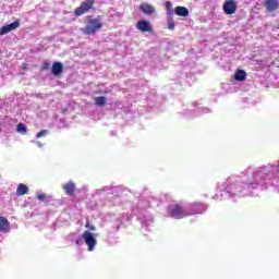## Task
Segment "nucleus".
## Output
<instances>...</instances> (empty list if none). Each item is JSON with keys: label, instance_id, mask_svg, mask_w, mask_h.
Wrapping results in <instances>:
<instances>
[{"label": "nucleus", "instance_id": "nucleus-1", "mask_svg": "<svg viewBox=\"0 0 279 279\" xmlns=\"http://www.w3.org/2000/svg\"><path fill=\"white\" fill-rule=\"evenodd\" d=\"M101 27H104L101 20L88 16L87 24L85 27L81 28V32L86 36H90L97 34V32H100Z\"/></svg>", "mask_w": 279, "mask_h": 279}, {"label": "nucleus", "instance_id": "nucleus-8", "mask_svg": "<svg viewBox=\"0 0 279 279\" xmlns=\"http://www.w3.org/2000/svg\"><path fill=\"white\" fill-rule=\"evenodd\" d=\"M264 8L267 12H276L279 9V0H265Z\"/></svg>", "mask_w": 279, "mask_h": 279}, {"label": "nucleus", "instance_id": "nucleus-9", "mask_svg": "<svg viewBox=\"0 0 279 279\" xmlns=\"http://www.w3.org/2000/svg\"><path fill=\"white\" fill-rule=\"evenodd\" d=\"M62 189L65 195H69L70 197H73V195H75V183H73V181H69L68 183L63 184Z\"/></svg>", "mask_w": 279, "mask_h": 279}, {"label": "nucleus", "instance_id": "nucleus-23", "mask_svg": "<svg viewBox=\"0 0 279 279\" xmlns=\"http://www.w3.org/2000/svg\"><path fill=\"white\" fill-rule=\"evenodd\" d=\"M22 70L27 71V63H22Z\"/></svg>", "mask_w": 279, "mask_h": 279}, {"label": "nucleus", "instance_id": "nucleus-22", "mask_svg": "<svg viewBox=\"0 0 279 279\" xmlns=\"http://www.w3.org/2000/svg\"><path fill=\"white\" fill-rule=\"evenodd\" d=\"M46 197H47V195H45V194L37 195V199H39V202H45Z\"/></svg>", "mask_w": 279, "mask_h": 279}, {"label": "nucleus", "instance_id": "nucleus-25", "mask_svg": "<svg viewBox=\"0 0 279 279\" xmlns=\"http://www.w3.org/2000/svg\"><path fill=\"white\" fill-rule=\"evenodd\" d=\"M80 241H82V239L76 240V245H80Z\"/></svg>", "mask_w": 279, "mask_h": 279}, {"label": "nucleus", "instance_id": "nucleus-12", "mask_svg": "<svg viewBox=\"0 0 279 279\" xmlns=\"http://www.w3.org/2000/svg\"><path fill=\"white\" fill-rule=\"evenodd\" d=\"M29 192V187L25 185L24 183H20L16 189V195L17 197H23V195H27Z\"/></svg>", "mask_w": 279, "mask_h": 279}, {"label": "nucleus", "instance_id": "nucleus-18", "mask_svg": "<svg viewBox=\"0 0 279 279\" xmlns=\"http://www.w3.org/2000/svg\"><path fill=\"white\" fill-rule=\"evenodd\" d=\"M16 132L20 134H27V126L24 123H19L16 125Z\"/></svg>", "mask_w": 279, "mask_h": 279}, {"label": "nucleus", "instance_id": "nucleus-4", "mask_svg": "<svg viewBox=\"0 0 279 279\" xmlns=\"http://www.w3.org/2000/svg\"><path fill=\"white\" fill-rule=\"evenodd\" d=\"M136 29L140 32L148 33V34H154V27L147 20H141L136 23L135 25Z\"/></svg>", "mask_w": 279, "mask_h": 279}, {"label": "nucleus", "instance_id": "nucleus-13", "mask_svg": "<svg viewBox=\"0 0 279 279\" xmlns=\"http://www.w3.org/2000/svg\"><path fill=\"white\" fill-rule=\"evenodd\" d=\"M174 14H177V16L186 17L189 16V9L186 7H177L174 9Z\"/></svg>", "mask_w": 279, "mask_h": 279}, {"label": "nucleus", "instance_id": "nucleus-5", "mask_svg": "<svg viewBox=\"0 0 279 279\" xmlns=\"http://www.w3.org/2000/svg\"><path fill=\"white\" fill-rule=\"evenodd\" d=\"M19 27H21V20H15L13 23L0 28V36H5V34H10V32H14V29H19Z\"/></svg>", "mask_w": 279, "mask_h": 279}, {"label": "nucleus", "instance_id": "nucleus-10", "mask_svg": "<svg viewBox=\"0 0 279 279\" xmlns=\"http://www.w3.org/2000/svg\"><path fill=\"white\" fill-rule=\"evenodd\" d=\"M64 71V64H62V62H54L52 64V69H51V73L52 75H54L56 77L62 75V72Z\"/></svg>", "mask_w": 279, "mask_h": 279}, {"label": "nucleus", "instance_id": "nucleus-15", "mask_svg": "<svg viewBox=\"0 0 279 279\" xmlns=\"http://www.w3.org/2000/svg\"><path fill=\"white\" fill-rule=\"evenodd\" d=\"M10 228V222L5 219V217L0 216V231L5 232Z\"/></svg>", "mask_w": 279, "mask_h": 279}, {"label": "nucleus", "instance_id": "nucleus-7", "mask_svg": "<svg viewBox=\"0 0 279 279\" xmlns=\"http://www.w3.org/2000/svg\"><path fill=\"white\" fill-rule=\"evenodd\" d=\"M225 14H235L236 13V2L234 0H226L222 5Z\"/></svg>", "mask_w": 279, "mask_h": 279}, {"label": "nucleus", "instance_id": "nucleus-19", "mask_svg": "<svg viewBox=\"0 0 279 279\" xmlns=\"http://www.w3.org/2000/svg\"><path fill=\"white\" fill-rule=\"evenodd\" d=\"M96 106H105L106 105V97L99 96L95 98Z\"/></svg>", "mask_w": 279, "mask_h": 279}, {"label": "nucleus", "instance_id": "nucleus-3", "mask_svg": "<svg viewBox=\"0 0 279 279\" xmlns=\"http://www.w3.org/2000/svg\"><path fill=\"white\" fill-rule=\"evenodd\" d=\"M95 5V0H85L81 3L80 7H77L74 10V14L76 16H83V14H86V12H89L93 10V7Z\"/></svg>", "mask_w": 279, "mask_h": 279}, {"label": "nucleus", "instance_id": "nucleus-11", "mask_svg": "<svg viewBox=\"0 0 279 279\" xmlns=\"http://www.w3.org/2000/svg\"><path fill=\"white\" fill-rule=\"evenodd\" d=\"M140 10L143 12V14H154L156 12V8L149 3H142L140 5Z\"/></svg>", "mask_w": 279, "mask_h": 279}, {"label": "nucleus", "instance_id": "nucleus-6", "mask_svg": "<svg viewBox=\"0 0 279 279\" xmlns=\"http://www.w3.org/2000/svg\"><path fill=\"white\" fill-rule=\"evenodd\" d=\"M83 239L88 246V251L93 252L95 250V246L97 245V240H95V236L89 231H85L83 233Z\"/></svg>", "mask_w": 279, "mask_h": 279}, {"label": "nucleus", "instance_id": "nucleus-21", "mask_svg": "<svg viewBox=\"0 0 279 279\" xmlns=\"http://www.w3.org/2000/svg\"><path fill=\"white\" fill-rule=\"evenodd\" d=\"M168 29H175V22H173V20L168 21Z\"/></svg>", "mask_w": 279, "mask_h": 279}, {"label": "nucleus", "instance_id": "nucleus-2", "mask_svg": "<svg viewBox=\"0 0 279 279\" xmlns=\"http://www.w3.org/2000/svg\"><path fill=\"white\" fill-rule=\"evenodd\" d=\"M168 213L172 219H184V217H189V214L184 211V208L178 204L168 206Z\"/></svg>", "mask_w": 279, "mask_h": 279}, {"label": "nucleus", "instance_id": "nucleus-24", "mask_svg": "<svg viewBox=\"0 0 279 279\" xmlns=\"http://www.w3.org/2000/svg\"><path fill=\"white\" fill-rule=\"evenodd\" d=\"M43 69H49V63H44Z\"/></svg>", "mask_w": 279, "mask_h": 279}, {"label": "nucleus", "instance_id": "nucleus-17", "mask_svg": "<svg viewBox=\"0 0 279 279\" xmlns=\"http://www.w3.org/2000/svg\"><path fill=\"white\" fill-rule=\"evenodd\" d=\"M165 8L167 10L168 16H172V14H173V4L171 3V1H167L165 3Z\"/></svg>", "mask_w": 279, "mask_h": 279}, {"label": "nucleus", "instance_id": "nucleus-20", "mask_svg": "<svg viewBox=\"0 0 279 279\" xmlns=\"http://www.w3.org/2000/svg\"><path fill=\"white\" fill-rule=\"evenodd\" d=\"M49 134L48 130H41L39 133H37L36 138H43V136H47Z\"/></svg>", "mask_w": 279, "mask_h": 279}, {"label": "nucleus", "instance_id": "nucleus-16", "mask_svg": "<svg viewBox=\"0 0 279 279\" xmlns=\"http://www.w3.org/2000/svg\"><path fill=\"white\" fill-rule=\"evenodd\" d=\"M226 187L225 191L232 194L234 191H236V183H225Z\"/></svg>", "mask_w": 279, "mask_h": 279}, {"label": "nucleus", "instance_id": "nucleus-14", "mask_svg": "<svg viewBox=\"0 0 279 279\" xmlns=\"http://www.w3.org/2000/svg\"><path fill=\"white\" fill-rule=\"evenodd\" d=\"M246 77H247V73L245 72V70H238L234 74V80L236 82H243L245 81Z\"/></svg>", "mask_w": 279, "mask_h": 279}]
</instances>
